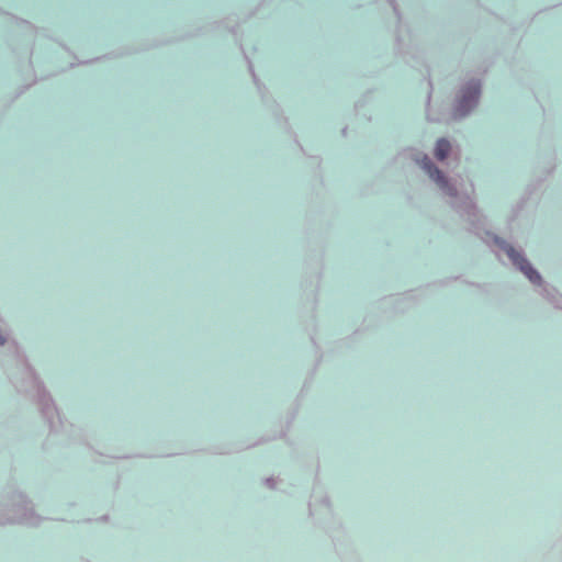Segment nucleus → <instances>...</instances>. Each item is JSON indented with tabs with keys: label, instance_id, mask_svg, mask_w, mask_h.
Wrapping results in <instances>:
<instances>
[{
	"label": "nucleus",
	"instance_id": "nucleus-1",
	"mask_svg": "<svg viewBox=\"0 0 562 562\" xmlns=\"http://www.w3.org/2000/svg\"><path fill=\"white\" fill-rule=\"evenodd\" d=\"M504 250L506 251L507 256L513 261V263L517 266L532 283L540 282V274L518 251L514 249V247L505 245Z\"/></svg>",
	"mask_w": 562,
	"mask_h": 562
},
{
	"label": "nucleus",
	"instance_id": "nucleus-2",
	"mask_svg": "<svg viewBox=\"0 0 562 562\" xmlns=\"http://www.w3.org/2000/svg\"><path fill=\"white\" fill-rule=\"evenodd\" d=\"M420 167L428 173V176L441 188L447 189L450 195H454V191L448 186V181L442 172L430 161L425 155L418 160Z\"/></svg>",
	"mask_w": 562,
	"mask_h": 562
},
{
	"label": "nucleus",
	"instance_id": "nucleus-3",
	"mask_svg": "<svg viewBox=\"0 0 562 562\" xmlns=\"http://www.w3.org/2000/svg\"><path fill=\"white\" fill-rule=\"evenodd\" d=\"M480 94V86L474 85L469 88L468 93L463 97L462 103L467 104L469 108H472L476 104Z\"/></svg>",
	"mask_w": 562,
	"mask_h": 562
},
{
	"label": "nucleus",
	"instance_id": "nucleus-4",
	"mask_svg": "<svg viewBox=\"0 0 562 562\" xmlns=\"http://www.w3.org/2000/svg\"><path fill=\"white\" fill-rule=\"evenodd\" d=\"M450 143L445 139V138H441L437 142L436 144V149H435V156L437 159L439 160H443L446 159V157L448 156L449 151H450Z\"/></svg>",
	"mask_w": 562,
	"mask_h": 562
},
{
	"label": "nucleus",
	"instance_id": "nucleus-5",
	"mask_svg": "<svg viewBox=\"0 0 562 562\" xmlns=\"http://www.w3.org/2000/svg\"><path fill=\"white\" fill-rule=\"evenodd\" d=\"M4 342V338L0 335V345Z\"/></svg>",
	"mask_w": 562,
	"mask_h": 562
}]
</instances>
